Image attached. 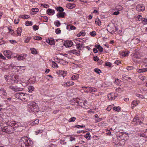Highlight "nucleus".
Listing matches in <instances>:
<instances>
[{"label":"nucleus","instance_id":"f257e3e1","mask_svg":"<svg viewBox=\"0 0 147 147\" xmlns=\"http://www.w3.org/2000/svg\"><path fill=\"white\" fill-rule=\"evenodd\" d=\"M33 142L28 140L27 137L22 138L20 140L19 144L22 147H33Z\"/></svg>","mask_w":147,"mask_h":147},{"label":"nucleus","instance_id":"f03ea898","mask_svg":"<svg viewBox=\"0 0 147 147\" xmlns=\"http://www.w3.org/2000/svg\"><path fill=\"white\" fill-rule=\"evenodd\" d=\"M16 97L22 101H27L28 100L29 95L26 94H25L22 92H19L15 95Z\"/></svg>","mask_w":147,"mask_h":147},{"label":"nucleus","instance_id":"7ed1b4c3","mask_svg":"<svg viewBox=\"0 0 147 147\" xmlns=\"http://www.w3.org/2000/svg\"><path fill=\"white\" fill-rule=\"evenodd\" d=\"M29 107L32 111L34 113L38 112L39 111V109L38 105L34 102H29L28 104Z\"/></svg>","mask_w":147,"mask_h":147},{"label":"nucleus","instance_id":"20e7f679","mask_svg":"<svg viewBox=\"0 0 147 147\" xmlns=\"http://www.w3.org/2000/svg\"><path fill=\"white\" fill-rule=\"evenodd\" d=\"M2 129L3 132L10 134L13 132L15 129L11 126H7L4 127Z\"/></svg>","mask_w":147,"mask_h":147},{"label":"nucleus","instance_id":"39448f33","mask_svg":"<svg viewBox=\"0 0 147 147\" xmlns=\"http://www.w3.org/2000/svg\"><path fill=\"white\" fill-rule=\"evenodd\" d=\"M136 9L138 11H143L145 10V7L143 4H139L136 6Z\"/></svg>","mask_w":147,"mask_h":147},{"label":"nucleus","instance_id":"423d86ee","mask_svg":"<svg viewBox=\"0 0 147 147\" xmlns=\"http://www.w3.org/2000/svg\"><path fill=\"white\" fill-rule=\"evenodd\" d=\"M73 45V42L71 40H66L65 41L64 45L67 48L70 47Z\"/></svg>","mask_w":147,"mask_h":147},{"label":"nucleus","instance_id":"0eeeda50","mask_svg":"<svg viewBox=\"0 0 147 147\" xmlns=\"http://www.w3.org/2000/svg\"><path fill=\"white\" fill-rule=\"evenodd\" d=\"M68 53H73L77 56H79L80 54V52L79 50H72L68 51Z\"/></svg>","mask_w":147,"mask_h":147},{"label":"nucleus","instance_id":"6e6552de","mask_svg":"<svg viewBox=\"0 0 147 147\" xmlns=\"http://www.w3.org/2000/svg\"><path fill=\"white\" fill-rule=\"evenodd\" d=\"M11 52L10 51L7 50L4 51V55L8 59H10L11 58Z\"/></svg>","mask_w":147,"mask_h":147},{"label":"nucleus","instance_id":"1a4fd4ad","mask_svg":"<svg viewBox=\"0 0 147 147\" xmlns=\"http://www.w3.org/2000/svg\"><path fill=\"white\" fill-rule=\"evenodd\" d=\"M46 42L49 45H53L55 44L54 39L51 37H48V39L46 40Z\"/></svg>","mask_w":147,"mask_h":147},{"label":"nucleus","instance_id":"9d476101","mask_svg":"<svg viewBox=\"0 0 147 147\" xmlns=\"http://www.w3.org/2000/svg\"><path fill=\"white\" fill-rule=\"evenodd\" d=\"M74 84V83L72 82H67L64 83L63 85L62 84V85H64L66 87H69L70 86L73 85Z\"/></svg>","mask_w":147,"mask_h":147},{"label":"nucleus","instance_id":"9b49d317","mask_svg":"<svg viewBox=\"0 0 147 147\" xmlns=\"http://www.w3.org/2000/svg\"><path fill=\"white\" fill-rule=\"evenodd\" d=\"M55 13V10L51 9H48L47 10V13L50 16L53 15Z\"/></svg>","mask_w":147,"mask_h":147},{"label":"nucleus","instance_id":"f8f14e48","mask_svg":"<svg viewBox=\"0 0 147 147\" xmlns=\"http://www.w3.org/2000/svg\"><path fill=\"white\" fill-rule=\"evenodd\" d=\"M66 14L65 12H62L58 13L57 15V16L59 18H64L65 15Z\"/></svg>","mask_w":147,"mask_h":147},{"label":"nucleus","instance_id":"ddd939ff","mask_svg":"<svg viewBox=\"0 0 147 147\" xmlns=\"http://www.w3.org/2000/svg\"><path fill=\"white\" fill-rule=\"evenodd\" d=\"M76 6V5L74 3H68L66 5V7L67 8L72 9L75 7Z\"/></svg>","mask_w":147,"mask_h":147},{"label":"nucleus","instance_id":"4468645a","mask_svg":"<svg viewBox=\"0 0 147 147\" xmlns=\"http://www.w3.org/2000/svg\"><path fill=\"white\" fill-rule=\"evenodd\" d=\"M26 54H23L21 55H20L17 58V59L18 60H23L25 59V57L27 56Z\"/></svg>","mask_w":147,"mask_h":147},{"label":"nucleus","instance_id":"2eb2a0df","mask_svg":"<svg viewBox=\"0 0 147 147\" xmlns=\"http://www.w3.org/2000/svg\"><path fill=\"white\" fill-rule=\"evenodd\" d=\"M22 28L21 27L18 28L17 30L16 31L17 33L16 36H20L21 35V34L22 31Z\"/></svg>","mask_w":147,"mask_h":147},{"label":"nucleus","instance_id":"dca6fc26","mask_svg":"<svg viewBox=\"0 0 147 147\" xmlns=\"http://www.w3.org/2000/svg\"><path fill=\"white\" fill-rule=\"evenodd\" d=\"M57 73L59 75H61L63 76V77H64V76L66 74L67 72L65 71L59 70L57 71Z\"/></svg>","mask_w":147,"mask_h":147},{"label":"nucleus","instance_id":"f3484780","mask_svg":"<svg viewBox=\"0 0 147 147\" xmlns=\"http://www.w3.org/2000/svg\"><path fill=\"white\" fill-rule=\"evenodd\" d=\"M36 81V79L35 77H33L30 78L29 79V82L30 83L33 84L35 83Z\"/></svg>","mask_w":147,"mask_h":147},{"label":"nucleus","instance_id":"a211bd4d","mask_svg":"<svg viewBox=\"0 0 147 147\" xmlns=\"http://www.w3.org/2000/svg\"><path fill=\"white\" fill-rule=\"evenodd\" d=\"M114 93H110V94L108 95V99L109 100H114L115 98H114Z\"/></svg>","mask_w":147,"mask_h":147},{"label":"nucleus","instance_id":"6ab92c4d","mask_svg":"<svg viewBox=\"0 0 147 147\" xmlns=\"http://www.w3.org/2000/svg\"><path fill=\"white\" fill-rule=\"evenodd\" d=\"M76 46H77V49H79V51H80V50H81V49L82 47L84 48V47H83V44H81L80 43L77 42L76 43Z\"/></svg>","mask_w":147,"mask_h":147},{"label":"nucleus","instance_id":"aec40b11","mask_svg":"<svg viewBox=\"0 0 147 147\" xmlns=\"http://www.w3.org/2000/svg\"><path fill=\"white\" fill-rule=\"evenodd\" d=\"M15 121H14L9 120L7 121V122H6L7 124L8 125V126H10L13 127V126L14 123H15Z\"/></svg>","mask_w":147,"mask_h":147},{"label":"nucleus","instance_id":"412c9836","mask_svg":"<svg viewBox=\"0 0 147 147\" xmlns=\"http://www.w3.org/2000/svg\"><path fill=\"white\" fill-rule=\"evenodd\" d=\"M132 42H134V44H137L139 42L140 40V39L138 38H137L136 37H135L132 39Z\"/></svg>","mask_w":147,"mask_h":147},{"label":"nucleus","instance_id":"4be33fe9","mask_svg":"<svg viewBox=\"0 0 147 147\" xmlns=\"http://www.w3.org/2000/svg\"><path fill=\"white\" fill-rule=\"evenodd\" d=\"M86 35V33L85 31L82 30L77 34L78 37H80V36H84Z\"/></svg>","mask_w":147,"mask_h":147},{"label":"nucleus","instance_id":"5701e85b","mask_svg":"<svg viewBox=\"0 0 147 147\" xmlns=\"http://www.w3.org/2000/svg\"><path fill=\"white\" fill-rule=\"evenodd\" d=\"M9 88L13 91H15V92H17V91H18L20 90H19V88H16V87L13 86H10L9 87Z\"/></svg>","mask_w":147,"mask_h":147},{"label":"nucleus","instance_id":"b1692460","mask_svg":"<svg viewBox=\"0 0 147 147\" xmlns=\"http://www.w3.org/2000/svg\"><path fill=\"white\" fill-rule=\"evenodd\" d=\"M117 138L120 141H122L123 142L125 141V139L124 138V137L123 135H120L117 136Z\"/></svg>","mask_w":147,"mask_h":147},{"label":"nucleus","instance_id":"393cba45","mask_svg":"<svg viewBox=\"0 0 147 147\" xmlns=\"http://www.w3.org/2000/svg\"><path fill=\"white\" fill-rule=\"evenodd\" d=\"M55 9L57 10V11L59 12H63L64 9L62 7L60 6L56 7H55Z\"/></svg>","mask_w":147,"mask_h":147},{"label":"nucleus","instance_id":"a878e982","mask_svg":"<svg viewBox=\"0 0 147 147\" xmlns=\"http://www.w3.org/2000/svg\"><path fill=\"white\" fill-rule=\"evenodd\" d=\"M137 71L139 73H142L147 71V68H143L142 69H138Z\"/></svg>","mask_w":147,"mask_h":147},{"label":"nucleus","instance_id":"bb28decb","mask_svg":"<svg viewBox=\"0 0 147 147\" xmlns=\"http://www.w3.org/2000/svg\"><path fill=\"white\" fill-rule=\"evenodd\" d=\"M129 52V51H122V54L124 57L128 55Z\"/></svg>","mask_w":147,"mask_h":147},{"label":"nucleus","instance_id":"cd10ccee","mask_svg":"<svg viewBox=\"0 0 147 147\" xmlns=\"http://www.w3.org/2000/svg\"><path fill=\"white\" fill-rule=\"evenodd\" d=\"M21 124L20 123L18 122L16 123L15 121V123H14L13 126H14V129L18 127L19 126H21Z\"/></svg>","mask_w":147,"mask_h":147},{"label":"nucleus","instance_id":"c85d7f7f","mask_svg":"<svg viewBox=\"0 0 147 147\" xmlns=\"http://www.w3.org/2000/svg\"><path fill=\"white\" fill-rule=\"evenodd\" d=\"M79 78V76L78 74L73 75L71 78L72 80H77Z\"/></svg>","mask_w":147,"mask_h":147},{"label":"nucleus","instance_id":"c756f323","mask_svg":"<svg viewBox=\"0 0 147 147\" xmlns=\"http://www.w3.org/2000/svg\"><path fill=\"white\" fill-rule=\"evenodd\" d=\"M89 90L91 92H95L97 91V89L93 87H89Z\"/></svg>","mask_w":147,"mask_h":147},{"label":"nucleus","instance_id":"7c9ffc66","mask_svg":"<svg viewBox=\"0 0 147 147\" xmlns=\"http://www.w3.org/2000/svg\"><path fill=\"white\" fill-rule=\"evenodd\" d=\"M30 50L31 51V53L32 54H36L37 53V51L34 48H32L30 49Z\"/></svg>","mask_w":147,"mask_h":147},{"label":"nucleus","instance_id":"2f4dec72","mask_svg":"<svg viewBox=\"0 0 147 147\" xmlns=\"http://www.w3.org/2000/svg\"><path fill=\"white\" fill-rule=\"evenodd\" d=\"M113 110H114L115 111H117L118 112L121 109V108L119 107H113Z\"/></svg>","mask_w":147,"mask_h":147},{"label":"nucleus","instance_id":"473e14b6","mask_svg":"<svg viewBox=\"0 0 147 147\" xmlns=\"http://www.w3.org/2000/svg\"><path fill=\"white\" fill-rule=\"evenodd\" d=\"M94 71L98 74H99L101 72V70L98 68L95 69Z\"/></svg>","mask_w":147,"mask_h":147},{"label":"nucleus","instance_id":"72a5a7b5","mask_svg":"<svg viewBox=\"0 0 147 147\" xmlns=\"http://www.w3.org/2000/svg\"><path fill=\"white\" fill-rule=\"evenodd\" d=\"M95 23L98 25L100 26L101 25V22L100 20L98 19H96L95 21Z\"/></svg>","mask_w":147,"mask_h":147},{"label":"nucleus","instance_id":"f704fd0d","mask_svg":"<svg viewBox=\"0 0 147 147\" xmlns=\"http://www.w3.org/2000/svg\"><path fill=\"white\" fill-rule=\"evenodd\" d=\"M25 25L26 26H32V22H29L28 21H27L25 22Z\"/></svg>","mask_w":147,"mask_h":147},{"label":"nucleus","instance_id":"c9c22d12","mask_svg":"<svg viewBox=\"0 0 147 147\" xmlns=\"http://www.w3.org/2000/svg\"><path fill=\"white\" fill-rule=\"evenodd\" d=\"M76 119V118L75 117H73L70 118L69 119L68 121L69 122H74L75 121V120Z\"/></svg>","mask_w":147,"mask_h":147},{"label":"nucleus","instance_id":"e433bc0d","mask_svg":"<svg viewBox=\"0 0 147 147\" xmlns=\"http://www.w3.org/2000/svg\"><path fill=\"white\" fill-rule=\"evenodd\" d=\"M75 127L77 128H84L85 127V126L84 125H76L75 126Z\"/></svg>","mask_w":147,"mask_h":147},{"label":"nucleus","instance_id":"4c0bfd02","mask_svg":"<svg viewBox=\"0 0 147 147\" xmlns=\"http://www.w3.org/2000/svg\"><path fill=\"white\" fill-rule=\"evenodd\" d=\"M77 40L80 42L81 44H83L84 42H85V41L82 40L80 38H78L76 39Z\"/></svg>","mask_w":147,"mask_h":147},{"label":"nucleus","instance_id":"58836bf2","mask_svg":"<svg viewBox=\"0 0 147 147\" xmlns=\"http://www.w3.org/2000/svg\"><path fill=\"white\" fill-rule=\"evenodd\" d=\"M46 79L48 80H51L50 79H52L53 78L52 76L49 75L46 76Z\"/></svg>","mask_w":147,"mask_h":147},{"label":"nucleus","instance_id":"ea45409f","mask_svg":"<svg viewBox=\"0 0 147 147\" xmlns=\"http://www.w3.org/2000/svg\"><path fill=\"white\" fill-rule=\"evenodd\" d=\"M142 23L144 24H147V19L142 18Z\"/></svg>","mask_w":147,"mask_h":147},{"label":"nucleus","instance_id":"a19ab883","mask_svg":"<svg viewBox=\"0 0 147 147\" xmlns=\"http://www.w3.org/2000/svg\"><path fill=\"white\" fill-rule=\"evenodd\" d=\"M90 34L91 36H94L96 35V32L94 31H92L90 32Z\"/></svg>","mask_w":147,"mask_h":147},{"label":"nucleus","instance_id":"79ce46f5","mask_svg":"<svg viewBox=\"0 0 147 147\" xmlns=\"http://www.w3.org/2000/svg\"><path fill=\"white\" fill-rule=\"evenodd\" d=\"M43 131V130L42 129H38L36 131H35L36 134V135L38 134L39 133H41Z\"/></svg>","mask_w":147,"mask_h":147},{"label":"nucleus","instance_id":"37998d69","mask_svg":"<svg viewBox=\"0 0 147 147\" xmlns=\"http://www.w3.org/2000/svg\"><path fill=\"white\" fill-rule=\"evenodd\" d=\"M29 91H33L34 89V88L32 86H30L28 88Z\"/></svg>","mask_w":147,"mask_h":147},{"label":"nucleus","instance_id":"c03bdc74","mask_svg":"<svg viewBox=\"0 0 147 147\" xmlns=\"http://www.w3.org/2000/svg\"><path fill=\"white\" fill-rule=\"evenodd\" d=\"M133 57L134 58H136V59L139 58V56L138 55V54L137 53H136L134 54Z\"/></svg>","mask_w":147,"mask_h":147},{"label":"nucleus","instance_id":"a18cd8bd","mask_svg":"<svg viewBox=\"0 0 147 147\" xmlns=\"http://www.w3.org/2000/svg\"><path fill=\"white\" fill-rule=\"evenodd\" d=\"M115 82L117 84L119 85L120 83V82H121V81L118 79H117L116 80H115Z\"/></svg>","mask_w":147,"mask_h":147},{"label":"nucleus","instance_id":"49530a36","mask_svg":"<svg viewBox=\"0 0 147 147\" xmlns=\"http://www.w3.org/2000/svg\"><path fill=\"white\" fill-rule=\"evenodd\" d=\"M39 9L37 8H32V11L33 12H38Z\"/></svg>","mask_w":147,"mask_h":147},{"label":"nucleus","instance_id":"de8ad7c7","mask_svg":"<svg viewBox=\"0 0 147 147\" xmlns=\"http://www.w3.org/2000/svg\"><path fill=\"white\" fill-rule=\"evenodd\" d=\"M114 63L116 64H117L118 65H119L120 64H121V62L119 60H116L114 62Z\"/></svg>","mask_w":147,"mask_h":147},{"label":"nucleus","instance_id":"09e8293b","mask_svg":"<svg viewBox=\"0 0 147 147\" xmlns=\"http://www.w3.org/2000/svg\"><path fill=\"white\" fill-rule=\"evenodd\" d=\"M138 101L135 100L133 101L132 104L136 106L138 104Z\"/></svg>","mask_w":147,"mask_h":147},{"label":"nucleus","instance_id":"8fccbe9b","mask_svg":"<svg viewBox=\"0 0 147 147\" xmlns=\"http://www.w3.org/2000/svg\"><path fill=\"white\" fill-rule=\"evenodd\" d=\"M52 67L54 68L55 67H58V65L55 62H53V64L52 65Z\"/></svg>","mask_w":147,"mask_h":147},{"label":"nucleus","instance_id":"3c124183","mask_svg":"<svg viewBox=\"0 0 147 147\" xmlns=\"http://www.w3.org/2000/svg\"><path fill=\"white\" fill-rule=\"evenodd\" d=\"M43 21L45 22H47L48 21V17L46 16H44L43 17Z\"/></svg>","mask_w":147,"mask_h":147},{"label":"nucleus","instance_id":"603ef678","mask_svg":"<svg viewBox=\"0 0 147 147\" xmlns=\"http://www.w3.org/2000/svg\"><path fill=\"white\" fill-rule=\"evenodd\" d=\"M70 30H75L76 29V27L70 24Z\"/></svg>","mask_w":147,"mask_h":147},{"label":"nucleus","instance_id":"864d4df0","mask_svg":"<svg viewBox=\"0 0 147 147\" xmlns=\"http://www.w3.org/2000/svg\"><path fill=\"white\" fill-rule=\"evenodd\" d=\"M111 63L110 62H106L105 64V65L106 66H107L109 67H110L111 66Z\"/></svg>","mask_w":147,"mask_h":147},{"label":"nucleus","instance_id":"5fc2aeb1","mask_svg":"<svg viewBox=\"0 0 147 147\" xmlns=\"http://www.w3.org/2000/svg\"><path fill=\"white\" fill-rule=\"evenodd\" d=\"M55 25L57 27L61 25V23L59 21H57L55 22Z\"/></svg>","mask_w":147,"mask_h":147},{"label":"nucleus","instance_id":"6e6d98bb","mask_svg":"<svg viewBox=\"0 0 147 147\" xmlns=\"http://www.w3.org/2000/svg\"><path fill=\"white\" fill-rule=\"evenodd\" d=\"M140 137H143L144 138H147V136L144 133L140 134Z\"/></svg>","mask_w":147,"mask_h":147},{"label":"nucleus","instance_id":"4d7b16f0","mask_svg":"<svg viewBox=\"0 0 147 147\" xmlns=\"http://www.w3.org/2000/svg\"><path fill=\"white\" fill-rule=\"evenodd\" d=\"M33 28L34 30H38V26H37L36 25H34L33 26Z\"/></svg>","mask_w":147,"mask_h":147},{"label":"nucleus","instance_id":"13d9d810","mask_svg":"<svg viewBox=\"0 0 147 147\" xmlns=\"http://www.w3.org/2000/svg\"><path fill=\"white\" fill-rule=\"evenodd\" d=\"M60 142L62 144H66V142H65V140H61L60 141Z\"/></svg>","mask_w":147,"mask_h":147},{"label":"nucleus","instance_id":"bf43d9fd","mask_svg":"<svg viewBox=\"0 0 147 147\" xmlns=\"http://www.w3.org/2000/svg\"><path fill=\"white\" fill-rule=\"evenodd\" d=\"M11 26H10V27H8V29L9 30V32H13V33L12 34H14V31L13 30L11 29Z\"/></svg>","mask_w":147,"mask_h":147},{"label":"nucleus","instance_id":"052dcab7","mask_svg":"<svg viewBox=\"0 0 147 147\" xmlns=\"http://www.w3.org/2000/svg\"><path fill=\"white\" fill-rule=\"evenodd\" d=\"M139 78L142 80H144V79L145 77L142 76H140L138 77Z\"/></svg>","mask_w":147,"mask_h":147},{"label":"nucleus","instance_id":"680f3d73","mask_svg":"<svg viewBox=\"0 0 147 147\" xmlns=\"http://www.w3.org/2000/svg\"><path fill=\"white\" fill-rule=\"evenodd\" d=\"M20 21V20L19 19H15L14 20V22L15 24H18L19 22Z\"/></svg>","mask_w":147,"mask_h":147},{"label":"nucleus","instance_id":"e2e57ef3","mask_svg":"<svg viewBox=\"0 0 147 147\" xmlns=\"http://www.w3.org/2000/svg\"><path fill=\"white\" fill-rule=\"evenodd\" d=\"M55 32L57 34H58L61 33V30L59 28H57Z\"/></svg>","mask_w":147,"mask_h":147},{"label":"nucleus","instance_id":"0e129e2a","mask_svg":"<svg viewBox=\"0 0 147 147\" xmlns=\"http://www.w3.org/2000/svg\"><path fill=\"white\" fill-rule=\"evenodd\" d=\"M133 69V66H128L127 67V69L128 70H131Z\"/></svg>","mask_w":147,"mask_h":147},{"label":"nucleus","instance_id":"69168bd1","mask_svg":"<svg viewBox=\"0 0 147 147\" xmlns=\"http://www.w3.org/2000/svg\"><path fill=\"white\" fill-rule=\"evenodd\" d=\"M41 5L43 6V7L45 8H47L49 6L47 4H41Z\"/></svg>","mask_w":147,"mask_h":147},{"label":"nucleus","instance_id":"338daca9","mask_svg":"<svg viewBox=\"0 0 147 147\" xmlns=\"http://www.w3.org/2000/svg\"><path fill=\"white\" fill-rule=\"evenodd\" d=\"M9 41L11 43L13 44H14L15 43H17V42L15 40H10Z\"/></svg>","mask_w":147,"mask_h":147},{"label":"nucleus","instance_id":"774afa93","mask_svg":"<svg viewBox=\"0 0 147 147\" xmlns=\"http://www.w3.org/2000/svg\"><path fill=\"white\" fill-rule=\"evenodd\" d=\"M34 39L37 40H41L42 39V37H34Z\"/></svg>","mask_w":147,"mask_h":147}]
</instances>
